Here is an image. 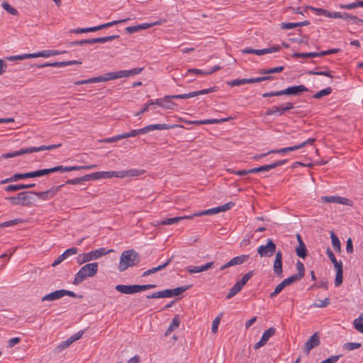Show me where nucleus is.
<instances>
[{"label":"nucleus","instance_id":"obj_19","mask_svg":"<svg viewBox=\"0 0 363 363\" xmlns=\"http://www.w3.org/2000/svg\"><path fill=\"white\" fill-rule=\"evenodd\" d=\"M67 51L65 50H45L38 52L33 53V58L35 57H48L50 56L57 55H62L64 53H66Z\"/></svg>","mask_w":363,"mask_h":363},{"label":"nucleus","instance_id":"obj_27","mask_svg":"<svg viewBox=\"0 0 363 363\" xmlns=\"http://www.w3.org/2000/svg\"><path fill=\"white\" fill-rule=\"evenodd\" d=\"M179 324H180L179 316V315H176L173 318L171 324L169 325L167 330L164 333V335L168 336L169 335H170V333L172 332H173L175 329H177L179 326Z\"/></svg>","mask_w":363,"mask_h":363},{"label":"nucleus","instance_id":"obj_43","mask_svg":"<svg viewBox=\"0 0 363 363\" xmlns=\"http://www.w3.org/2000/svg\"><path fill=\"white\" fill-rule=\"evenodd\" d=\"M306 9H310L312 11L315 12L317 15H323L326 17H328V14L330 11L321 8H315L311 6H308L306 8Z\"/></svg>","mask_w":363,"mask_h":363},{"label":"nucleus","instance_id":"obj_36","mask_svg":"<svg viewBox=\"0 0 363 363\" xmlns=\"http://www.w3.org/2000/svg\"><path fill=\"white\" fill-rule=\"evenodd\" d=\"M242 287L236 282L233 287L230 289L229 292L226 296V298L230 299L235 296L238 293H239L242 290Z\"/></svg>","mask_w":363,"mask_h":363},{"label":"nucleus","instance_id":"obj_44","mask_svg":"<svg viewBox=\"0 0 363 363\" xmlns=\"http://www.w3.org/2000/svg\"><path fill=\"white\" fill-rule=\"evenodd\" d=\"M279 110V114L281 116L285 112L289 111L294 108V105L291 102L286 103L285 104H281V106H278Z\"/></svg>","mask_w":363,"mask_h":363},{"label":"nucleus","instance_id":"obj_15","mask_svg":"<svg viewBox=\"0 0 363 363\" xmlns=\"http://www.w3.org/2000/svg\"><path fill=\"white\" fill-rule=\"evenodd\" d=\"M121 171H111V172H98L92 173L93 180L100 179L103 178H112L119 177L121 178Z\"/></svg>","mask_w":363,"mask_h":363},{"label":"nucleus","instance_id":"obj_50","mask_svg":"<svg viewBox=\"0 0 363 363\" xmlns=\"http://www.w3.org/2000/svg\"><path fill=\"white\" fill-rule=\"evenodd\" d=\"M21 189H24V184H11L5 187V191L7 192H14Z\"/></svg>","mask_w":363,"mask_h":363},{"label":"nucleus","instance_id":"obj_9","mask_svg":"<svg viewBox=\"0 0 363 363\" xmlns=\"http://www.w3.org/2000/svg\"><path fill=\"white\" fill-rule=\"evenodd\" d=\"M320 344V335L318 333H315L305 343L303 348V352L306 354H308L312 349L317 347Z\"/></svg>","mask_w":363,"mask_h":363},{"label":"nucleus","instance_id":"obj_64","mask_svg":"<svg viewBox=\"0 0 363 363\" xmlns=\"http://www.w3.org/2000/svg\"><path fill=\"white\" fill-rule=\"evenodd\" d=\"M341 357H342V354L332 355V356L329 357L328 358H327L326 359L322 361L320 363H335L336 362H337L340 359V358Z\"/></svg>","mask_w":363,"mask_h":363},{"label":"nucleus","instance_id":"obj_59","mask_svg":"<svg viewBox=\"0 0 363 363\" xmlns=\"http://www.w3.org/2000/svg\"><path fill=\"white\" fill-rule=\"evenodd\" d=\"M51 173H53L52 167L49 168V169H43L35 170L36 177L45 176V175H48Z\"/></svg>","mask_w":363,"mask_h":363},{"label":"nucleus","instance_id":"obj_53","mask_svg":"<svg viewBox=\"0 0 363 363\" xmlns=\"http://www.w3.org/2000/svg\"><path fill=\"white\" fill-rule=\"evenodd\" d=\"M2 7L9 13L12 14V15H17L18 14V11L13 8V6H11L8 2L6 1H4L2 3Z\"/></svg>","mask_w":363,"mask_h":363},{"label":"nucleus","instance_id":"obj_16","mask_svg":"<svg viewBox=\"0 0 363 363\" xmlns=\"http://www.w3.org/2000/svg\"><path fill=\"white\" fill-rule=\"evenodd\" d=\"M321 200L325 203H335L344 205H348L350 201L348 199L338 196H322Z\"/></svg>","mask_w":363,"mask_h":363},{"label":"nucleus","instance_id":"obj_60","mask_svg":"<svg viewBox=\"0 0 363 363\" xmlns=\"http://www.w3.org/2000/svg\"><path fill=\"white\" fill-rule=\"evenodd\" d=\"M191 97H194V91L183 94H174L172 96L173 99H187Z\"/></svg>","mask_w":363,"mask_h":363},{"label":"nucleus","instance_id":"obj_22","mask_svg":"<svg viewBox=\"0 0 363 363\" xmlns=\"http://www.w3.org/2000/svg\"><path fill=\"white\" fill-rule=\"evenodd\" d=\"M230 119H231V117L220 118V119H216V118L206 119V120H201V121H195L194 122H191V123L196 124V125L219 124L223 122L228 121Z\"/></svg>","mask_w":363,"mask_h":363},{"label":"nucleus","instance_id":"obj_26","mask_svg":"<svg viewBox=\"0 0 363 363\" xmlns=\"http://www.w3.org/2000/svg\"><path fill=\"white\" fill-rule=\"evenodd\" d=\"M30 147L26 148H21L20 150L14 151L13 152H9L6 154H3L1 155L2 158L7 159V158H11L17 156H20L24 154H30Z\"/></svg>","mask_w":363,"mask_h":363},{"label":"nucleus","instance_id":"obj_28","mask_svg":"<svg viewBox=\"0 0 363 363\" xmlns=\"http://www.w3.org/2000/svg\"><path fill=\"white\" fill-rule=\"evenodd\" d=\"M249 258V255H242L240 256H237L231 259L228 262V264L232 267L235 265H238L244 263Z\"/></svg>","mask_w":363,"mask_h":363},{"label":"nucleus","instance_id":"obj_20","mask_svg":"<svg viewBox=\"0 0 363 363\" xmlns=\"http://www.w3.org/2000/svg\"><path fill=\"white\" fill-rule=\"evenodd\" d=\"M173 257H174V256H172L164 264H160L156 267H153L150 269H148V270L144 272L142 277H145L147 276H149L150 274H154L158 271H160V270L164 269L166 267H167L172 262Z\"/></svg>","mask_w":363,"mask_h":363},{"label":"nucleus","instance_id":"obj_41","mask_svg":"<svg viewBox=\"0 0 363 363\" xmlns=\"http://www.w3.org/2000/svg\"><path fill=\"white\" fill-rule=\"evenodd\" d=\"M121 178L125 177H135L138 176L141 174V171L138 169H129V170H122L121 173Z\"/></svg>","mask_w":363,"mask_h":363},{"label":"nucleus","instance_id":"obj_21","mask_svg":"<svg viewBox=\"0 0 363 363\" xmlns=\"http://www.w3.org/2000/svg\"><path fill=\"white\" fill-rule=\"evenodd\" d=\"M35 171L26 173H16L11 177V182H17L20 179H26L28 178H35Z\"/></svg>","mask_w":363,"mask_h":363},{"label":"nucleus","instance_id":"obj_24","mask_svg":"<svg viewBox=\"0 0 363 363\" xmlns=\"http://www.w3.org/2000/svg\"><path fill=\"white\" fill-rule=\"evenodd\" d=\"M90 180H93L92 173L89 174H86L83 177L74 178L72 179H68L65 182V184H82L84 182H88Z\"/></svg>","mask_w":363,"mask_h":363},{"label":"nucleus","instance_id":"obj_63","mask_svg":"<svg viewBox=\"0 0 363 363\" xmlns=\"http://www.w3.org/2000/svg\"><path fill=\"white\" fill-rule=\"evenodd\" d=\"M72 343V340L68 338L66 340L62 341L57 347L58 351H62L68 347Z\"/></svg>","mask_w":363,"mask_h":363},{"label":"nucleus","instance_id":"obj_58","mask_svg":"<svg viewBox=\"0 0 363 363\" xmlns=\"http://www.w3.org/2000/svg\"><path fill=\"white\" fill-rule=\"evenodd\" d=\"M272 115H274V116H281L279 114V107L278 106H272L271 108H269L266 112H265V116H272Z\"/></svg>","mask_w":363,"mask_h":363},{"label":"nucleus","instance_id":"obj_2","mask_svg":"<svg viewBox=\"0 0 363 363\" xmlns=\"http://www.w3.org/2000/svg\"><path fill=\"white\" fill-rule=\"evenodd\" d=\"M98 267L97 262L86 264L75 274L72 284L79 285L86 278L94 277L98 272Z\"/></svg>","mask_w":363,"mask_h":363},{"label":"nucleus","instance_id":"obj_37","mask_svg":"<svg viewBox=\"0 0 363 363\" xmlns=\"http://www.w3.org/2000/svg\"><path fill=\"white\" fill-rule=\"evenodd\" d=\"M294 58H308L318 57V52H294L292 55Z\"/></svg>","mask_w":363,"mask_h":363},{"label":"nucleus","instance_id":"obj_40","mask_svg":"<svg viewBox=\"0 0 363 363\" xmlns=\"http://www.w3.org/2000/svg\"><path fill=\"white\" fill-rule=\"evenodd\" d=\"M180 220H182V218H179V216H177L171 218L163 219L160 220L158 224L161 225H172L179 222Z\"/></svg>","mask_w":363,"mask_h":363},{"label":"nucleus","instance_id":"obj_31","mask_svg":"<svg viewBox=\"0 0 363 363\" xmlns=\"http://www.w3.org/2000/svg\"><path fill=\"white\" fill-rule=\"evenodd\" d=\"M119 38V35H113L105 37H100L96 38H91L92 44L94 43H104L106 42L111 41L113 40L117 39Z\"/></svg>","mask_w":363,"mask_h":363},{"label":"nucleus","instance_id":"obj_61","mask_svg":"<svg viewBox=\"0 0 363 363\" xmlns=\"http://www.w3.org/2000/svg\"><path fill=\"white\" fill-rule=\"evenodd\" d=\"M343 281V271L342 272H336L335 279V286L338 287L342 284Z\"/></svg>","mask_w":363,"mask_h":363},{"label":"nucleus","instance_id":"obj_42","mask_svg":"<svg viewBox=\"0 0 363 363\" xmlns=\"http://www.w3.org/2000/svg\"><path fill=\"white\" fill-rule=\"evenodd\" d=\"M218 90V86H212L208 89H205L194 91V96H198L199 95L213 93V92L217 91Z\"/></svg>","mask_w":363,"mask_h":363},{"label":"nucleus","instance_id":"obj_29","mask_svg":"<svg viewBox=\"0 0 363 363\" xmlns=\"http://www.w3.org/2000/svg\"><path fill=\"white\" fill-rule=\"evenodd\" d=\"M174 125L163 123V124H152L147 125V129L148 130V132L155 130H169L171 128H173Z\"/></svg>","mask_w":363,"mask_h":363},{"label":"nucleus","instance_id":"obj_23","mask_svg":"<svg viewBox=\"0 0 363 363\" xmlns=\"http://www.w3.org/2000/svg\"><path fill=\"white\" fill-rule=\"evenodd\" d=\"M172 289H165L164 291L154 292L151 295H147V298H170L172 297Z\"/></svg>","mask_w":363,"mask_h":363},{"label":"nucleus","instance_id":"obj_49","mask_svg":"<svg viewBox=\"0 0 363 363\" xmlns=\"http://www.w3.org/2000/svg\"><path fill=\"white\" fill-rule=\"evenodd\" d=\"M254 274V271H249L247 274H245L240 281H237L241 287H243L246 283L251 279V277Z\"/></svg>","mask_w":363,"mask_h":363},{"label":"nucleus","instance_id":"obj_47","mask_svg":"<svg viewBox=\"0 0 363 363\" xmlns=\"http://www.w3.org/2000/svg\"><path fill=\"white\" fill-rule=\"evenodd\" d=\"M82 62L78 60H69V61H64V62H55L54 65L57 66V67H63L67 65H81Z\"/></svg>","mask_w":363,"mask_h":363},{"label":"nucleus","instance_id":"obj_33","mask_svg":"<svg viewBox=\"0 0 363 363\" xmlns=\"http://www.w3.org/2000/svg\"><path fill=\"white\" fill-rule=\"evenodd\" d=\"M308 250L305 243H301L296 247V254L300 258L304 259L307 256Z\"/></svg>","mask_w":363,"mask_h":363},{"label":"nucleus","instance_id":"obj_3","mask_svg":"<svg viewBox=\"0 0 363 363\" xmlns=\"http://www.w3.org/2000/svg\"><path fill=\"white\" fill-rule=\"evenodd\" d=\"M308 88L303 85L289 86L285 89L275 91L266 92L262 94L263 98L279 96L282 95L300 96L303 92L308 91Z\"/></svg>","mask_w":363,"mask_h":363},{"label":"nucleus","instance_id":"obj_17","mask_svg":"<svg viewBox=\"0 0 363 363\" xmlns=\"http://www.w3.org/2000/svg\"><path fill=\"white\" fill-rule=\"evenodd\" d=\"M35 191H22L18 193L20 205L30 206L32 203V197L29 194H34Z\"/></svg>","mask_w":363,"mask_h":363},{"label":"nucleus","instance_id":"obj_38","mask_svg":"<svg viewBox=\"0 0 363 363\" xmlns=\"http://www.w3.org/2000/svg\"><path fill=\"white\" fill-rule=\"evenodd\" d=\"M86 44H92L91 39L82 40H76L72 42H67L65 45L67 48H71L75 45H84Z\"/></svg>","mask_w":363,"mask_h":363},{"label":"nucleus","instance_id":"obj_30","mask_svg":"<svg viewBox=\"0 0 363 363\" xmlns=\"http://www.w3.org/2000/svg\"><path fill=\"white\" fill-rule=\"evenodd\" d=\"M297 274H293L292 276L296 278L297 281L301 280L305 275V267L304 264L301 262L298 261L296 263Z\"/></svg>","mask_w":363,"mask_h":363},{"label":"nucleus","instance_id":"obj_45","mask_svg":"<svg viewBox=\"0 0 363 363\" xmlns=\"http://www.w3.org/2000/svg\"><path fill=\"white\" fill-rule=\"evenodd\" d=\"M332 92V88L331 87H327L324 89H322L317 93H315L313 96V99H320L325 96H328Z\"/></svg>","mask_w":363,"mask_h":363},{"label":"nucleus","instance_id":"obj_8","mask_svg":"<svg viewBox=\"0 0 363 363\" xmlns=\"http://www.w3.org/2000/svg\"><path fill=\"white\" fill-rule=\"evenodd\" d=\"M315 141V138H309V139L306 140V141H304V142H303V143H300L298 145H294V146H290V147H283V148L277 149V150H269V152L279 153V154L286 153V152H291V151H295V150H299V149H301L302 147H304L307 145H311Z\"/></svg>","mask_w":363,"mask_h":363},{"label":"nucleus","instance_id":"obj_52","mask_svg":"<svg viewBox=\"0 0 363 363\" xmlns=\"http://www.w3.org/2000/svg\"><path fill=\"white\" fill-rule=\"evenodd\" d=\"M72 33H89V32H95V28L94 27H89V28H76V29H72L69 31Z\"/></svg>","mask_w":363,"mask_h":363},{"label":"nucleus","instance_id":"obj_10","mask_svg":"<svg viewBox=\"0 0 363 363\" xmlns=\"http://www.w3.org/2000/svg\"><path fill=\"white\" fill-rule=\"evenodd\" d=\"M273 271L278 277H283L282 253L281 251H278L275 254V259L273 264Z\"/></svg>","mask_w":363,"mask_h":363},{"label":"nucleus","instance_id":"obj_39","mask_svg":"<svg viewBox=\"0 0 363 363\" xmlns=\"http://www.w3.org/2000/svg\"><path fill=\"white\" fill-rule=\"evenodd\" d=\"M353 324L357 331L363 333V314L354 319Z\"/></svg>","mask_w":363,"mask_h":363},{"label":"nucleus","instance_id":"obj_4","mask_svg":"<svg viewBox=\"0 0 363 363\" xmlns=\"http://www.w3.org/2000/svg\"><path fill=\"white\" fill-rule=\"evenodd\" d=\"M112 251V250H106L104 247H101L86 253L79 254L77 257V262L79 264H82L84 263L99 259Z\"/></svg>","mask_w":363,"mask_h":363},{"label":"nucleus","instance_id":"obj_32","mask_svg":"<svg viewBox=\"0 0 363 363\" xmlns=\"http://www.w3.org/2000/svg\"><path fill=\"white\" fill-rule=\"evenodd\" d=\"M172 96H173V95L164 96V97L163 98L164 108L169 110H174L176 108L177 104L171 101V99H172Z\"/></svg>","mask_w":363,"mask_h":363},{"label":"nucleus","instance_id":"obj_48","mask_svg":"<svg viewBox=\"0 0 363 363\" xmlns=\"http://www.w3.org/2000/svg\"><path fill=\"white\" fill-rule=\"evenodd\" d=\"M191 287V285H186V286H182L180 287L172 289V295H173V296H179L182 293H184V291H186V290L190 289Z\"/></svg>","mask_w":363,"mask_h":363},{"label":"nucleus","instance_id":"obj_34","mask_svg":"<svg viewBox=\"0 0 363 363\" xmlns=\"http://www.w3.org/2000/svg\"><path fill=\"white\" fill-rule=\"evenodd\" d=\"M330 238L332 240V245L335 251L337 252H341V243L338 237L335 234L334 232L330 233Z\"/></svg>","mask_w":363,"mask_h":363},{"label":"nucleus","instance_id":"obj_5","mask_svg":"<svg viewBox=\"0 0 363 363\" xmlns=\"http://www.w3.org/2000/svg\"><path fill=\"white\" fill-rule=\"evenodd\" d=\"M157 286L155 284H144V285H123L118 284L115 289L117 291L125 294H133L145 290L154 289Z\"/></svg>","mask_w":363,"mask_h":363},{"label":"nucleus","instance_id":"obj_1","mask_svg":"<svg viewBox=\"0 0 363 363\" xmlns=\"http://www.w3.org/2000/svg\"><path fill=\"white\" fill-rule=\"evenodd\" d=\"M140 261L138 253L134 250H128L122 252L118 269L123 272L128 267L136 266Z\"/></svg>","mask_w":363,"mask_h":363},{"label":"nucleus","instance_id":"obj_7","mask_svg":"<svg viewBox=\"0 0 363 363\" xmlns=\"http://www.w3.org/2000/svg\"><path fill=\"white\" fill-rule=\"evenodd\" d=\"M143 67H135L129 70H119L117 72H109L111 80L120 79L123 77H128L138 74L143 72Z\"/></svg>","mask_w":363,"mask_h":363},{"label":"nucleus","instance_id":"obj_6","mask_svg":"<svg viewBox=\"0 0 363 363\" xmlns=\"http://www.w3.org/2000/svg\"><path fill=\"white\" fill-rule=\"evenodd\" d=\"M276 244L274 241L269 238L266 245H262L257 248V253L261 257H271L276 254Z\"/></svg>","mask_w":363,"mask_h":363},{"label":"nucleus","instance_id":"obj_51","mask_svg":"<svg viewBox=\"0 0 363 363\" xmlns=\"http://www.w3.org/2000/svg\"><path fill=\"white\" fill-rule=\"evenodd\" d=\"M362 344L359 342H347L343 345V349L351 351L361 347Z\"/></svg>","mask_w":363,"mask_h":363},{"label":"nucleus","instance_id":"obj_55","mask_svg":"<svg viewBox=\"0 0 363 363\" xmlns=\"http://www.w3.org/2000/svg\"><path fill=\"white\" fill-rule=\"evenodd\" d=\"M330 304V298H325L323 300H318L317 303H314L312 306L316 308H324Z\"/></svg>","mask_w":363,"mask_h":363},{"label":"nucleus","instance_id":"obj_25","mask_svg":"<svg viewBox=\"0 0 363 363\" xmlns=\"http://www.w3.org/2000/svg\"><path fill=\"white\" fill-rule=\"evenodd\" d=\"M63 297V295H62V289H60V290H56V291H54L45 296H44L41 301H55V300H57L60 298Z\"/></svg>","mask_w":363,"mask_h":363},{"label":"nucleus","instance_id":"obj_62","mask_svg":"<svg viewBox=\"0 0 363 363\" xmlns=\"http://www.w3.org/2000/svg\"><path fill=\"white\" fill-rule=\"evenodd\" d=\"M222 314L216 317L212 323L211 330L213 333H216L218 332V325L220 323L221 319Z\"/></svg>","mask_w":363,"mask_h":363},{"label":"nucleus","instance_id":"obj_12","mask_svg":"<svg viewBox=\"0 0 363 363\" xmlns=\"http://www.w3.org/2000/svg\"><path fill=\"white\" fill-rule=\"evenodd\" d=\"M111 80L110 74L108 73H106L104 75H101L99 77H95L92 78H89L87 79H83L79 81H76L74 82L75 85H82V84H91V83H98L101 82H107Z\"/></svg>","mask_w":363,"mask_h":363},{"label":"nucleus","instance_id":"obj_14","mask_svg":"<svg viewBox=\"0 0 363 363\" xmlns=\"http://www.w3.org/2000/svg\"><path fill=\"white\" fill-rule=\"evenodd\" d=\"M78 252V249L75 247L69 248L66 250L62 255L58 256L52 262V266L56 267L60 264L62 262H63L68 257L77 254Z\"/></svg>","mask_w":363,"mask_h":363},{"label":"nucleus","instance_id":"obj_18","mask_svg":"<svg viewBox=\"0 0 363 363\" xmlns=\"http://www.w3.org/2000/svg\"><path fill=\"white\" fill-rule=\"evenodd\" d=\"M213 264V262H209L202 266H190L186 268V271L189 274L199 273L211 269Z\"/></svg>","mask_w":363,"mask_h":363},{"label":"nucleus","instance_id":"obj_46","mask_svg":"<svg viewBox=\"0 0 363 363\" xmlns=\"http://www.w3.org/2000/svg\"><path fill=\"white\" fill-rule=\"evenodd\" d=\"M33 53L30 54H23L20 55H13L8 57L6 59L9 61H14V60H23L26 59H30L33 58Z\"/></svg>","mask_w":363,"mask_h":363},{"label":"nucleus","instance_id":"obj_13","mask_svg":"<svg viewBox=\"0 0 363 363\" xmlns=\"http://www.w3.org/2000/svg\"><path fill=\"white\" fill-rule=\"evenodd\" d=\"M295 281H297V280L292 275L285 279L275 287L274 291L270 294L269 297H276L283 290L284 287L289 286L290 284H293Z\"/></svg>","mask_w":363,"mask_h":363},{"label":"nucleus","instance_id":"obj_35","mask_svg":"<svg viewBox=\"0 0 363 363\" xmlns=\"http://www.w3.org/2000/svg\"><path fill=\"white\" fill-rule=\"evenodd\" d=\"M241 52L242 54H255L257 55H262L266 54L265 48H264V49H253V48H247L242 49L241 50Z\"/></svg>","mask_w":363,"mask_h":363},{"label":"nucleus","instance_id":"obj_57","mask_svg":"<svg viewBox=\"0 0 363 363\" xmlns=\"http://www.w3.org/2000/svg\"><path fill=\"white\" fill-rule=\"evenodd\" d=\"M34 195L38 196L40 199H42L43 201L48 200L51 199L50 194L48 193V190L45 191H40V192H35L34 193Z\"/></svg>","mask_w":363,"mask_h":363},{"label":"nucleus","instance_id":"obj_54","mask_svg":"<svg viewBox=\"0 0 363 363\" xmlns=\"http://www.w3.org/2000/svg\"><path fill=\"white\" fill-rule=\"evenodd\" d=\"M332 71H315V70H310L308 72V74L310 75H321V76H326L329 77L330 78H333V76L331 75Z\"/></svg>","mask_w":363,"mask_h":363},{"label":"nucleus","instance_id":"obj_11","mask_svg":"<svg viewBox=\"0 0 363 363\" xmlns=\"http://www.w3.org/2000/svg\"><path fill=\"white\" fill-rule=\"evenodd\" d=\"M276 333V328L274 327L269 328L268 330H265L262 335L261 339L254 345V349L257 350L264 345H265L269 340V339L274 335Z\"/></svg>","mask_w":363,"mask_h":363},{"label":"nucleus","instance_id":"obj_56","mask_svg":"<svg viewBox=\"0 0 363 363\" xmlns=\"http://www.w3.org/2000/svg\"><path fill=\"white\" fill-rule=\"evenodd\" d=\"M216 213H218L217 208H216V207H215V208H209V209H207L205 211H200L197 213H194V216H204V215H213V214H216Z\"/></svg>","mask_w":363,"mask_h":363}]
</instances>
